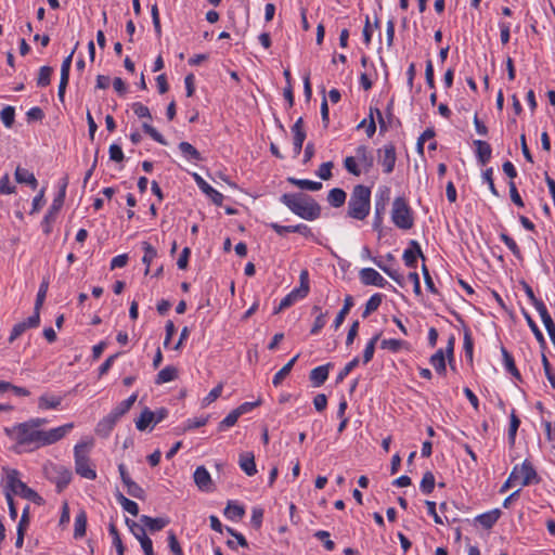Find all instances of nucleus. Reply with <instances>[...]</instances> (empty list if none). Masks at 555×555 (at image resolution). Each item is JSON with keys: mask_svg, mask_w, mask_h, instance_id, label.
Returning a JSON list of instances; mask_svg holds the SVG:
<instances>
[{"mask_svg": "<svg viewBox=\"0 0 555 555\" xmlns=\"http://www.w3.org/2000/svg\"><path fill=\"white\" fill-rule=\"evenodd\" d=\"M73 428L74 424L67 423L50 430H43L24 422L14 425L12 428H5V434L16 442V446L29 447V450H36L60 441Z\"/></svg>", "mask_w": 555, "mask_h": 555, "instance_id": "obj_1", "label": "nucleus"}, {"mask_svg": "<svg viewBox=\"0 0 555 555\" xmlns=\"http://www.w3.org/2000/svg\"><path fill=\"white\" fill-rule=\"evenodd\" d=\"M280 201L295 215L305 220H315L321 215V206L308 194L285 193Z\"/></svg>", "mask_w": 555, "mask_h": 555, "instance_id": "obj_2", "label": "nucleus"}, {"mask_svg": "<svg viewBox=\"0 0 555 555\" xmlns=\"http://www.w3.org/2000/svg\"><path fill=\"white\" fill-rule=\"evenodd\" d=\"M371 210V189L358 184L353 186L348 202V217L357 220H364Z\"/></svg>", "mask_w": 555, "mask_h": 555, "instance_id": "obj_3", "label": "nucleus"}, {"mask_svg": "<svg viewBox=\"0 0 555 555\" xmlns=\"http://www.w3.org/2000/svg\"><path fill=\"white\" fill-rule=\"evenodd\" d=\"M7 472V479L4 485V491H10V495H20L34 503L40 504L42 498L25 482L20 479V473L16 469L3 468Z\"/></svg>", "mask_w": 555, "mask_h": 555, "instance_id": "obj_4", "label": "nucleus"}, {"mask_svg": "<svg viewBox=\"0 0 555 555\" xmlns=\"http://www.w3.org/2000/svg\"><path fill=\"white\" fill-rule=\"evenodd\" d=\"M391 220L395 225L402 230H409L414 224L412 210L404 197H396L392 203Z\"/></svg>", "mask_w": 555, "mask_h": 555, "instance_id": "obj_5", "label": "nucleus"}, {"mask_svg": "<svg viewBox=\"0 0 555 555\" xmlns=\"http://www.w3.org/2000/svg\"><path fill=\"white\" fill-rule=\"evenodd\" d=\"M46 477L55 483L57 492H62L72 480V472L61 464L49 463L44 465Z\"/></svg>", "mask_w": 555, "mask_h": 555, "instance_id": "obj_6", "label": "nucleus"}, {"mask_svg": "<svg viewBox=\"0 0 555 555\" xmlns=\"http://www.w3.org/2000/svg\"><path fill=\"white\" fill-rule=\"evenodd\" d=\"M74 455L76 473L88 480H94L96 473L90 466V460L87 454V443H77L74 448Z\"/></svg>", "mask_w": 555, "mask_h": 555, "instance_id": "obj_7", "label": "nucleus"}, {"mask_svg": "<svg viewBox=\"0 0 555 555\" xmlns=\"http://www.w3.org/2000/svg\"><path fill=\"white\" fill-rule=\"evenodd\" d=\"M310 291L309 285V273L308 270L304 269L299 274V287L294 288L287 294L280 302V309H287L293 306L298 299L305 298Z\"/></svg>", "mask_w": 555, "mask_h": 555, "instance_id": "obj_8", "label": "nucleus"}, {"mask_svg": "<svg viewBox=\"0 0 555 555\" xmlns=\"http://www.w3.org/2000/svg\"><path fill=\"white\" fill-rule=\"evenodd\" d=\"M66 188L67 179L65 178L63 180L62 185L60 186L57 195L54 197L53 203L51 204L48 212L46 214L42 220L43 231L46 234H49L51 232V223L55 221L56 216L64 204L66 196Z\"/></svg>", "mask_w": 555, "mask_h": 555, "instance_id": "obj_9", "label": "nucleus"}, {"mask_svg": "<svg viewBox=\"0 0 555 555\" xmlns=\"http://www.w3.org/2000/svg\"><path fill=\"white\" fill-rule=\"evenodd\" d=\"M377 155L384 172L387 175L391 173L397 160L396 146L393 143L385 144L382 149H378Z\"/></svg>", "mask_w": 555, "mask_h": 555, "instance_id": "obj_10", "label": "nucleus"}, {"mask_svg": "<svg viewBox=\"0 0 555 555\" xmlns=\"http://www.w3.org/2000/svg\"><path fill=\"white\" fill-rule=\"evenodd\" d=\"M390 190L389 188H384L376 195L375 199V216L373 221V229L378 230L383 223V216L386 211L387 204L389 201Z\"/></svg>", "mask_w": 555, "mask_h": 555, "instance_id": "obj_11", "label": "nucleus"}, {"mask_svg": "<svg viewBox=\"0 0 555 555\" xmlns=\"http://www.w3.org/2000/svg\"><path fill=\"white\" fill-rule=\"evenodd\" d=\"M40 324V315L37 313H33L30 317H28L26 320L16 323L9 336V344H12L20 336H22L28 328H36Z\"/></svg>", "mask_w": 555, "mask_h": 555, "instance_id": "obj_12", "label": "nucleus"}, {"mask_svg": "<svg viewBox=\"0 0 555 555\" xmlns=\"http://www.w3.org/2000/svg\"><path fill=\"white\" fill-rule=\"evenodd\" d=\"M518 470L521 474L520 485L522 487L540 483L541 478L530 461L525 460L521 465H518Z\"/></svg>", "mask_w": 555, "mask_h": 555, "instance_id": "obj_13", "label": "nucleus"}, {"mask_svg": "<svg viewBox=\"0 0 555 555\" xmlns=\"http://www.w3.org/2000/svg\"><path fill=\"white\" fill-rule=\"evenodd\" d=\"M422 258L423 261H425V256L421 249L420 244L412 240L409 243V248H406L403 253V261L406 267L415 269L417 266V258Z\"/></svg>", "mask_w": 555, "mask_h": 555, "instance_id": "obj_14", "label": "nucleus"}, {"mask_svg": "<svg viewBox=\"0 0 555 555\" xmlns=\"http://www.w3.org/2000/svg\"><path fill=\"white\" fill-rule=\"evenodd\" d=\"M362 284L385 287L388 282L373 268H363L359 272Z\"/></svg>", "mask_w": 555, "mask_h": 555, "instance_id": "obj_15", "label": "nucleus"}, {"mask_svg": "<svg viewBox=\"0 0 555 555\" xmlns=\"http://www.w3.org/2000/svg\"><path fill=\"white\" fill-rule=\"evenodd\" d=\"M119 420L120 417L112 410L96 424L95 434L102 438H107Z\"/></svg>", "mask_w": 555, "mask_h": 555, "instance_id": "obj_16", "label": "nucleus"}, {"mask_svg": "<svg viewBox=\"0 0 555 555\" xmlns=\"http://www.w3.org/2000/svg\"><path fill=\"white\" fill-rule=\"evenodd\" d=\"M193 178L197 186L212 201L214 204L217 206L222 205L224 196L220 192L209 185L198 173H194Z\"/></svg>", "mask_w": 555, "mask_h": 555, "instance_id": "obj_17", "label": "nucleus"}, {"mask_svg": "<svg viewBox=\"0 0 555 555\" xmlns=\"http://www.w3.org/2000/svg\"><path fill=\"white\" fill-rule=\"evenodd\" d=\"M293 145L295 155H299L302 150V144L306 140V131L304 129V119L299 117L292 127Z\"/></svg>", "mask_w": 555, "mask_h": 555, "instance_id": "obj_18", "label": "nucleus"}, {"mask_svg": "<svg viewBox=\"0 0 555 555\" xmlns=\"http://www.w3.org/2000/svg\"><path fill=\"white\" fill-rule=\"evenodd\" d=\"M356 158L360 163L365 173L370 172L374 166L373 153L365 145H359L356 149Z\"/></svg>", "mask_w": 555, "mask_h": 555, "instance_id": "obj_19", "label": "nucleus"}, {"mask_svg": "<svg viewBox=\"0 0 555 555\" xmlns=\"http://www.w3.org/2000/svg\"><path fill=\"white\" fill-rule=\"evenodd\" d=\"M194 482L202 491L212 490V480L210 474L204 466H198L194 472Z\"/></svg>", "mask_w": 555, "mask_h": 555, "instance_id": "obj_20", "label": "nucleus"}, {"mask_svg": "<svg viewBox=\"0 0 555 555\" xmlns=\"http://www.w3.org/2000/svg\"><path fill=\"white\" fill-rule=\"evenodd\" d=\"M476 157L481 166L487 165L491 159L492 149L490 144L482 140H475Z\"/></svg>", "mask_w": 555, "mask_h": 555, "instance_id": "obj_21", "label": "nucleus"}, {"mask_svg": "<svg viewBox=\"0 0 555 555\" xmlns=\"http://www.w3.org/2000/svg\"><path fill=\"white\" fill-rule=\"evenodd\" d=\"M331 363L320 365L311 370L309 378L313 387L322 386L328 377Z\"/></svg>", "mask_w": 555, "mask_h": 555, "instance_id": "obj_22", "label": "nucleus"}, {"mask_svg": "<svg viewBox=\"0 0 555 555\" xmlns=\"http://www.w3.org/2000/svg\"><path fill=\"white\" fill-rule=\"evenodd\" d=\"M14 177L16 182L28 184L33 190H36L38 186V181L35 175L25 168L17 166L14 172Z\"/></svg>", "mask_w": 555, "mask_h": 555, "instance_id": "obj_23", "label": "nucleus"}, {"mask_svg": "<svg viewBox=\"0 0 555 555\" xmlns=\"http://www.w3.org/2000/svg\"><path fill=\"white\" fill-rule=\"evenodd\" d=\"M140 520L152 532L159 531L169 524V520L167 518H153L147 515H142Z\"/></svg>", "mask_w": 555, "mask_h": 555, "instance_id": "obj_24", "label": "nucleus"}, {"mask_svg": "<svg viewBox=\"0 0 555 555\" xmlns=\"http://www.w3.org/2000/svg\"><path fill=\"white\" fill-rule=\"evenodd\" d=\"M501 352H502L503 363H504L506 371L513 377H515L517 380L521 382V375H520L518 369L516 367L513 356L503 346H501Z\"/></svg>", "mask_w": 555, "mask_h": 555, "instance_id": "obj_25", "label": "nucleus"}, {"mask_svg": "<svg viewBox=\"0 0 555 555\" xmlns=\"http://www.w3.org/2000/svg\"><path fill=\"white\" fill-rule=\"evenodd\" d=\"M299 357H300V354L297 353L279 372L275 373V375L273 376V379H272L273 386L278 387L283 383V380L291 373L293 366L295 365V363L297 362Z\"/></svg>", "mask_w": 555, "mask_h": 555, "instance_id": "obj_26", "label": "nucleus"}, {"mask_svg": "<svg viewBox=\"0 0 555 555\" xmlns=\"http://www.w3.org/2000/svg\"><path fill=\"white\" fill-rule=\"evenodd\" d=\"M501 516V511L495 508L490 512L483 513L476 517V521L479 522L485 529H490L498 521Z\"/></svg>", "mask_w": 555, "mask_h": 555, "instance_id": "obj_27", "label": "nucleus"}, {"mask_svg": "<svg viewBox=\"0 0 555 555\" xmlns=\"http://www.w3.org/2000/svg\"><path fill=\"white\" fill-rule=\"evenodd\" d=\"M287 182L292 185H295L301 190H308V191H319L322 189V183L317 181H311L308 179H297L294 177H288Z\"/></svg>", "mask_w": 555, "mask_h": 555, "instance_id": "obj_28", "label": "nucleus"}, {"mask_svg": "<svg viewBox=\"0 0 555 555\" xmlns=\"http://www.w3.org/2000/svg\"><path fill=\"white\" fill-rule=\"evenodd\" d=\"M353 307V298L351 295H347L344 299V306L337 313L335 320H334V328L337 330L345 321L347 314L349 313L350 309Z\"/></svg>", "mask_w": 555, "mask_h": 555, "instance_id": "obj_29", "label": "nucleus"}, {"mask_svg": "<svg viewBox=\"0 0 555 555\" xmlns=\"http://www.w3.org/2000/svg\"><path fill=\"white\" fill-rule=\"evenodd\" d=\"M240 467L244 470V473L247 476H254L257 473L254 454H242L240 457Z\"/></svg>", "mask_w": 555, "mask_h": 555, "instance_id": "obj_30", "label": "nucleus"}, {"mask_svg": "<svg viewBox=\"0 0 555 555\" xmlns=\"http://www.w3.org/2000/svg\"><path fill=\"white\" fill-rule=\"evenodd\" d=\"M347 198L346 192L340 188H334L328 192L327 202L331 206L338 208L341 207Z\"/></svg>", "mask_w": 555, "mask_h": 555, "instance_id": "obj_31", "label": "nucleus"}, {"mask_svg": "<svg viewBox=\"0 0 555 555\" xmlns=\"http://www.w3.org/2000/svg\"><path fill=\"white\" fill-rule=\"evenodd\" d=\"M178 376V370L175 366L168 365L162 369L155 378V384L160 385L172 382Z\"/></svg>", "mask_w": 555, "mask_h": 555, "instance_id": "obj_32", "label": "nucleus"}, {"mask_svg": "<svg viewBox=\"0 0 555 555\" xmlns=\"http://www.w3.org/2000/svg\"><path fill=\"white\" fill-rule=\"evenodd\" d=\"M371 260L397 284L403 286V276L398 271L384 264V262L377 257L371 258Z\"/></svg>", "mask_w": 555, "mask_h": 555, "instance_id": "obj_33", "label": "nucleus"}, {"mask_svg": "<svg viewBox=\"0 0 555 555\" xmlns=\"http://www.w3.org/2000/svg\"><path fill=\"white\" fill-rule=\"evenodd\" d=\"M522 315H524L528 326L532 331L534 337L539 341L540 346L542 348H544L546 346V341H545V338H544L542 332L540 331L539 326L537 325L534 320L531 318V315L525 309H522Z\"/></svg>", "mask_w": 555, "mask_h": 555, "instance_id": "obj_34", "label": "nucleus"}, {"mask_svg": "<svg viewBox=\"0 0 555 555\" xmlns=\"http://www.w3.org/2000/svg\"><path fill=\"white\" fill-rule=\"evenodd\" d=\"M87 528V514L85 511H80L75 517V529L74 538L79 539L86 534Z\"/></svg>", "mask_w": 555, "mask_h": 555, "instance_id": "obj_35", "label": "nucleus"}, {"mask_svg": "<svg viewBox=\"0 0 555 555\" xmlns=\"http://www.w3.org/2000/svg\"><path fill=\"white\" fill-rule=\"evenodd\" d=\"M154 412L145 408L139 418L135 421V426L140 431L145 430L152 423H154Z\"/></svg>", "mask_w": 555, "mask_h": 555, "instance_id": "obj_36", "label": "nucleus"}, {"mask_svg": "<svg viewBox=\"0 0 555 555\" xmlns=\"http://www.w3.org/2000/svg\"><path fill=\"white\" fill-rule=\"evenodd\" d=\"M384 296L379 293H376L370 297V299L365 304L364 311L362 313V317L365 319L373 312H375L379 306L382 305Z\"/></svg>", "mask_w": 555, "mask_h": 555, "instance_id": "obj_37", "label": "nucleus"}, {"mask_svg": "<svg viewBox=\"0 0 555 555\" xmlns=\"http://www.w3.org/2000/svg\"><path fill=\"white\" fill-rule=\"evenodd\" d=\"M430 364L435 367L436 372L438 374H446L447 367H446V359L444 353L442 349H438L431 357H430Z\"/></svg>", "mask_w": 555, "mask_h": 555, "instance_id": "obj_38", "label": "nucleus"}, {"mask_svg": "<svg viewBox=\"0 0 555 555\" xmlns=\"http://www.w3.org/2000/svg\"><path fill=\"white\" fill-rule=\"evenodd\" d=\"M62 402V398L57 396L42 395L39 398L38 406L41 410L56 409Z\"/></svg>", "mask_w": 555, "mask_h": 555, "instance_id": "obj_39", "label": "nucleus"}, {"mask_svg": "<svg viewBox=\"0 0 555 555\" xmlns=\"http://www.w3.org/2000/svg\"><path fill=\"white\" fill-rule=\"evenodd\" d=\"M244 507L233 502H229L227 507L224 508V516L231 520L241 519L244 516Z\"/></svg>", "mask_w": 555, "mask_h": 555, "instance_id": "obj_40", "label": "nucleus"}, {"mask_svg": "<svg viewBox=\"0 0 555 555\" xmlns=\"http://www.w3.org/2000/svg\"><path fill=\"white\" fill-rule=\"evenodd\" d=\"M69 72H70V68L61 65V78H60V85H59V90H57V96L61 102H64L66 87L69 81Z\"/></svg>", "mask_w": 555, "mask_h": 555, "instance_id": "obj_41", "label": "nucleus"}, {"mask_svg": "<svg viewBox=\"0 0 555 555\" xmlns=\"http://www.w3.org/2000/svg\"><path fill=\"white\" fill-rule=\"evenodd\" d=\"M179 150L189 159L193 160H202L201 153L189 142H181L179 144Z\"/></svg>", "mask_w": 555, "mask_h": 555, "instance_id": "obj_42", "label": "nucleus"}, {"mask_svg": "<svg viewBox=\"0 0 555 555\" xmlns=\"http://www.w3.org/2000/svg\"><path fill=\"white\" fill-rule=\"evenodd\" d=\"M519 425H520V420L516 415L515 410H513L511 413V423H509V427H508V443L511 447H514V444H515L516 435H517Z\"/></svg>", "mask_w": 555, "mask_h": 555, "instance_id": "obj_43", "label": "nucleus"}, {"mask_svg": "<svg viewBox=\"0 0 555 555\" xmlns=\"http://www.w3.org/2000/svg\"><path fill=\"white\" fill-rule=\"evenodd\" d=\"M312 311L319 313L317 315V318L313 322V325L311 327V331H310V333L312 335H315L324 327V325L326 323L325 317H326L327 312H322L321 308L319 306H313Z\"/></svg>", "mask_w": 555, "mask_h": 555, "instance_id": "obj_44", "label": "nucleus"}, {"mask_svg": "<svg viewBox=\"0 0 555 555\" xmlns=\"http://www.w3.org/2000/svg\"><path fill=\"white\" fill-rule=\"evenodd\" d=\"M142 248L144 250L142 261L146 266L145 274H147L152 260L157 256V250L147 242L142 243Z\"/></svg>", "mask_w": 555, "mask_h": 555, "instance_id": "obj_45", "label": "nucleus"}, {"mask_svg": "<svg viewBox=\"0 0 555 555\" xmlns=\"http://www.w3.org/2000/svg\"><path fill=\"white\" fill-rule=\"evenodd\" d=\"M108 532L113 538V544L116 547V552L118 555H125V546L119 535V531L117 527L111 522L108 526Z\"/></svg>", "mask_w": 555, "mask_h": 555, "instance_id": "obj_46", "label": "nucleus"}, {"mask_svg": "<svg viewBox=\"0 0 555 555\" xmlns=\"http://www.w3.org/2000/svg\"><path fill=\"white\" fill-rule=\"evenodd\" d=\"M421 491L424 494H430L435 488V476L431 472H426L420 485Z\"/></svg>", "mask_w": 555, "mask_h": 555, "instance_id": "obj_47", "label": "nucleus"}, {"mask_svg": "<svg viewBox=\"0 0 555 555\" xmlns=\"http://www.w3.org/2000/svg\"><path fill=\"white\" fill-rule=\"evenodd\" d=\"M138 398L137 393L131 395L128 399L121 401L113 411L119 416H124L133 405Z\"/></svg>", "mask_w": 555, "mask_h": 555, "instance_id": "obj_48", "label": "nucleus"}, {"mask_svg": "<svg viewBox=\"0 0 555 555\" xmlns=\"http://www.w3.org/2000/svg\"><path fill=\"white\" fill-rule=\"evenodd\" d=\"M500 238L508 247V249L516 258L520 259L522 257L521 250L513 237H511L506 233H501Z\"/></svg>", "mask_w": 555, "mask_h": 555, "instance_id": "obj_49", "label": "nucleus"}, {"mask_svg": "<svg viewBox=\"0 0 555 555\" xmlns=\"http://www.w3.org/2000/svg\"><path fill=\"white\" fill-rule=\"evenodd\" d=\"M48 286H49V283L47 281H43L40 284V287H39V291H38V294H37V298H36V302H35V307H34V313H37L38 315H40V309H41V307L43 305V301L46 299L47 292H48Z\"/></svg>", "mask_w": 555, "mask_h": 555, "instance_id": "obj_50", "label": "nucleus"}, {"mask_svg": "<svg viewBox=\"0 0 555 555\" xmlns=\"http://www.w3.org/2000/svg\"><path fill=\"white\" fill-rule=\"evenodd\" d=\"M53 73V68L50 66H42L39 69L37 85L38 87H47L51 82V75Z\"/></svg>", "mask_w": 555, "mask_h": 555, "instance_id": "obj_51", "label": "nucleus"}, {"mask_svg": "<svg viewBox=\"0 0 555 555\" xmlns=\"http://www.w3.org/2000/svg\"><path fill=\"white\" fill-rule=\"evenodd\" d=\"M240 416L241 415L234 409L219 423L218 430L224 431L227 428L234 426Z\"/></svg>", "mask_w": 555, "mask_h": 555, "instance_id": "obj_52", "label": "nucleus"}, {"mask_svg": "<svg viewBox=\"0 0 555 555\" xmlns=\"http://www.w3.org/2000/svg\"><path fill=\"white\" fill-rule=\"evenodd\" d=\"M379 337H380V334H376L375 336H373L371 338V340L365 346V349L363 351V363L364 364L369 363L373 359L374 351H375V345H376L377 340L379 339Z\"/></svg>", "mask_w": 555, "mask_h": 555, "instance_id": "obj_53", "label": "nucleus"}, {"mask_svg": "<svg viewBox=\"0 0 555 555\" xmlns=\"http://www.w3.org/2000/svg\"><path fill=\"white\" fill-rule=\"evenodd\" d=\"M0 118L7 128H11L14 124L15 109L13 106H5L0 112Z\"/></svg>", "mask_w": 555, "mask_h": 555, "instance_id": "obj_54", "label": "nucleus"}, {"mask_svg": "<svg viewBox=\"0 0 555 555\" xmlns=\"http://www.w3.org/2000/svg\"><path fill=\"white\" fill-rule=\"evenodd\" d=\"M126 525L128 526L131 533L139 540L140 543H141V539H143L144 537H147L145 533L144 527L140 526L134 520L126 518Z\"/></svg>", "mask_w": 555, "mask_h": 555, "instance_id": "obj_55", "label": "nucleus"}, {"mask_svg": "<svg viewBox=\"0 0 555 555\" xmlns=\"http://www.w3.org/2000/svg\"><path fill=\"white\" fill-rule=\"evenodd\" d=\"M125 487L127 488V492L129 495L139 500H144L145 492L137 482L130 480L128 483L125 485Z\"/></svg>", "mask_w": 555, "mask_h": 555, "instance_id": "obj_56", "label": "nucleus"}, {"mask_svg": "<svg viewBox=\"0 0 555 555\" xmlns=\"http://www.w3.org/2000/svg\"><path fill=\"white\" fill-rule=\"evenodd\" d=\"M405 343L400 339L389 338V339H383L380 343L382 349H387L392 352H398Z\"/></svg>", "mask_w": 555, "mask_h": 555, "instance_id": "obj_57", "label": "nucleus"}, {"mask_svg": "<svg viewBox=\"0 0 555 555\" xmlns=\"http://www.w3.org/2000/svg\"><path fill=\"white\" fill-rule=\"evenodd\" d=\"M344 166H345L346 170L349 173H351L352 176L359 177L362 172V170L360 169V167L357 163V158L353 156L346 157L344 160Z\"/></svg>", "mask_w": 555, "mask_h": 555, "instance_id": "obj_58", "label": "nucleus"}, {"mask_svg": "<svg viewBox=\"0 0 555 555\" xmlns=\"http://www.w3.org/2000/svg\"><path fill=\"white\" fill-rule=\"evenodd\" d=\"M142 128H143V131L146 134H149L156 142H158V143H160L163 145L167 144V141L165 140V138L154 127H152L150 124L144 122L142 125Z\"/></svg>", "mask_w": 555, "mask_h": 555, "instance_id": "obj_59", "label": "nucleus"}, {"mask_svg": "<svg viewBox=\"0 0 555 555\" xmlns=\"http://www.w3.org/2000/svg\"><path fill=\"white\" fill-rule=\"evenodd\" d=\"M314 537L323 542V545L327 551H333L335 548V543L330 539L331 534L328 531L319 530L314 533Z\"/></svg>", "mask_w": 555, "mask_h": 555, "instance_id": "obj_60", "label": "nucleus"}, {"mask_svg": "<svg viewBox=\"0 0 555 555\" xmlns=\"http://www.w3.org/2000/svg\"><path fill=\"white\" fill-rule=\"evenodd\" d=\"M473 349H474L473 338H472L470 332L468 330H466L464 332V351H465L466 358L468 359V361L470 363L473 362Z\"/></svg>", "mask_w": 555, "mask_h": 555, "instance_id": "obj_61", "label": "nucleus"}, {"mask_svg": "<svg viewBox=\"0 0 555 555\" xmlns=\"http://www.w3.org/2000/svg\"><path fill=\"white\" fill-rule=\"evenodd\" d=\"M359 364V358H353L350 362H348L345 367L338 373L336 377V383L343 382L347 375Z\"/></svg>", "mask_w": 555, "mask_h": 555, "instance_id": "obj_62", "label": "nucleus"}, {"mask_svg": "<svg viewBox=\"0 0 555 555\" xmlns=\"http://www.w3.org/2000/svg\"><path fill=\"white\" fill-rule=\"evenodd\" d=\"M334 167L333 162H326L320 165L317 175L322 180H330L332 178V169Z\"/></svg>", "mask_w": 555, "mask_h": 555, "instance_id": "obj_63", "label": "nucleus"}, {"mask_svg": "<svg viewBox=\"0 0 555 555\" xmlns=\"http://www.w3.org/2000/svg\"><path fill=\"white\" fill-rule=\"evenodd\" d=\"M168 546L175 555H183L180 543L172 531H169L168 533Z\"/></svg>", "mask_w": 555, "mask_h": 555, "instance_id": "obj_64", "label": "nucleus"}]
</instances>
